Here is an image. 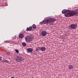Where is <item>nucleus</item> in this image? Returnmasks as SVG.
I'll list each match as a JSON object with an SVG mask.
<instances>
[{
  "label": "nucleus",
  "mask_w": 78,
  "mask_h": 78,
  "mask_svg": "<svg viewBox=\"0 0 78 78\" xmlns=\"http://www.w3.org/2000/svg\"><path fill=\"white\" fill-rule=\"evenodd\" d=\"M16 61L17 62H21L22 61V57L20 56H17L16 58Z\"/></svg>",
  "instance_id": "obj_4"
},
{
  "label": "nucleus",
  "mask_w": 78,
  "mask_h": 78,
  "mask_svg": "<svg viewBox=\"0 0 78 78\" xmlns=\"http://www.w3.org/2000/svg\"><path fill=\"white\" fill-rule=\"evenodd\" d=\"M56 20L53 18H51L49 17L47 18L45 20H43V21L41 23L42 24H45V23H48L49 25H52L53 22L56 21Z\"/></svg>",
  "instance_id": "obj_2"
},
{
  "label": "nucleus",
  "mask_w": 78,
  "mask_h": 78,
  "mask_svg": "<svg viewBox=\"0 0 78 78\" xmlns=\"http://www.w3.org/2000/svg\"><path fill=\"white\" fill-rule=\"evenodd\" d=\"M3 62H9V61L6 60H4L2 61Z\"/></svg>",
  "instance_id": "obj_13"
},
{
  "label": "nucleus",
  "mask_w": 78,
  "mask_h": 78,
  "mask_svg": "<svg viewBox=\"0 0 78 78\" xmlns=\"http://www.w3.org/2000/svg\"><path fill=\"white\" fill-rule=\"evenodd\" d=\"M45 50H46V48L45 47H42L41 48V50L42 51H45Z\"/></svg>",
  "instance_id": "obj_10"
},
{
  "label": "nucleus",
  "mask_w": 78,
  "mask_h": 78,
  "mask_svg": "<svg viewBox=\"0 0 78 78\" xmlns=\"http://www.w3.org/2000/svg\"><path fill=\"white\" fill-rule=\"evenodd\" d=\"M68 67L69 69H72L73 68V67L72 65H69Z\"/></svg>",
  "instance_id": "obj_11"
},
{
  "label": "nucleus",
  "mask_w": 78,
  "mask_h": 78,
  "mask_svg": "<svg viewBox=\"0 0 78 78\" xmlns=\"http://www.w3.org/2000/svg\"><path fill=\"white\" fill-rule=\"evenodd\" d=\"M24 37V35H23V34H20L19 35V38H21L22 39V38H23Z\"/></svg>",
  "instance_id": "obj_9"
},
{
  "label": "nucleus",
  "mask_w": 78,
  "mask_h": 78,
  "mask_svg": "<svg viewBox=\"0 0 78 78\" xmlns=\"http://www.w3.org/2000/svg\"><path fill=\"white\" fill-rule=\"evenodd\" d=\"M6 43H9V41H7L5 42Z\"/></svg>",
  "instance_id": "obj_18"
},
{
  "label": "nucleus",
  "mask_w": 78,
  "mask_h": 78,
  "mask_svg": "<svg viewBox=\"0 0 78 78\" xmlns=\"http://www.w3.org/2000/svg\"><path fill=\"white\" fill-rule=\"evenodd\" d=\"M70 27L72 29H75L76 28V25L72 24L70 25Z\"/></svg>",
  "instance_id": "obj_7"
},
{
  "label": "nucleus",
  "mask_w": 78,
  "mask_h": 78,
  "mask_svg": "<svg viewBox=\"0 0 78 78\" xmlns=\"http://www.w3.org/2000/svg\"><path fill=\"white\" fill-rule=\"evenodd\" d=\"M12 38L13 39H14L15 38H14V37H12Z\"/></svg>",
  "instance_id": "obj_21"
},
{
  "label": "nucleus",
  "mask_w": 78,
  "mask_h": 78,
  "mask_svg": "<svg viewBox=\"0 0 78 78\" xmlns=\"http://www.w3.org/2000/svg\"><path fill=\"white\" fill-rule=\"evenodd\" d=\"M15 51L17 53H19V50L17 49H15Z\"/></svg>",
  "instance_id": "obj_17"
},
{
  "label": "nucleus",
  "mask_w": 78,
  "mask_h": 78,
  "mask_svg": "<svg viewBox=\"0 0 78 78\" xmlns=\"http://www.w3.org/2000/svg\"><path fill=\"white\" fill-rule=\"evenodd\" d=\"M40 49V47H37L36 48V50L35 51H38Z\"/></svg>",
  "instance_id": "obj_15"
},
{
  "label": "nucleus",
  "mask_w": 78,
  "mask_h": 78,
  "mask_svg": "<svg viewBox=\"0 0 78 78\" xmlns=\"http://www.w3.org/2000/svg\"><path fill=\"white\" fill-rule=\"evenodd\" d=\"M22 44L23 46L24 47H26V46L27 45V44H26V43H23Z\"/></svg>",
  "instance_id": "obj_14"
},
{
  "label": "nucleus",
  "mask_w": 78,
  "mask_h": 78,
  "mask_svg": "<svg viewBox=\"0 0 78 78\" xmlns=\"http://www.w3.org/2000/svg\"><path fill=\"white\" fill-rule=\"evenodd\" d=\"M66 14H65V17H70L73 16H78V9L76 11H72L70 12V10L66 11Z\"/></svg>",
  "instance_id": "obj_1"
},
{
  "label": "nucleus",
  "mask_w": 78,
  "mask_h": 78,
  "mask_svg": "<svg viewBox=\"0 0 78 78\" xmlns=\"http://www.w3.org/2000/svg\"><path fill=\"white\" fill-rule=\"evenodd\" d=\"M33 49L32 48H28L27 49V53H31L33 51Z\"/></svg>",
  "instance_id": "obj_6"
},
{
  "label": "nucleus",
  "mask_w": 78,
  "mask_h": 78,
  "mask_svg": "<svg viewBox=\"0 0 78 78\" xmlns=\"http://www.w3.org/2000/svg\"><path fill=\"white\" fill-rule=\"evenodd\" d=\"M66 11L65 10H63L62 11V12L63 14H64V13H65L66 12Z\"/></svg>",
  "instance_id": "obj_16"
},
{
  "label": "nucleus",
  "mask_w": 78,
  "mask_h": 78,
  "mask_svg": "<svg viewBox=\"0 0 78 78\" xmlns=\"http://www.w3.org/2000/svg\"><path fill=\"white\" fill-rule=\"evenodd\" d=\"M33 27H32L30 26L29 27H27L26 30L27 31H31L32 30Z\"/></svg>",
  "instance_id": "obj_8"
},
{
  "label": "nucleus",
  "mask_w": 78,
  "mask_h": 78,
  "mask_svg": "<svg viewBox=\"0 0 78 78\" xmlns=\"http://www.w3.org/2000/svg\"><path fill=\"white\" fill-rule=\"evenodd\" d=\"M32 28H34V29H35L36 28V25L35 24H33V25L32 26Z\"/></svg>",
  "instance_id": "obj_12"
},
{
  "label": "nucleus",
  "mask_w": 78,
  "mask_h": 78,
  "mask_svg": "<svg viewBox=\"0 0 78 78\" xmlns=\"http://www.w3.org/2000/svg\"><path fill=\"white\" fill-rule=\"evenodd\" d=\"M25 39L26 42H30V41L33 40V37L28 36L25 38Z\"/></svg>",
  "instance_id": "obj_3"
},
{
  "label": "nucleus",
  "mask_w": 78,
  "mask_h": 78,
  "mask_svg": "<svg viewBox=\"0 0 78 78\" xmlns=\"http://www.w3.org/2000/svg\"><path fill=\"white\" fill-rule=\"evenodd\" d=\"M7 55H9V53H7Z\"/></svg>",
  "instance_id": "obj_19"
},
{
  "label": "nucleus",
  "mask_w": 78,
  "mask_h": 78,
  "mask_svg": "<svg viewBox=\"0 0 78 78\" xmlns=\"http://www.w3.org/2000/svg\"><path fill=\"white\" fill-rule=\"evenodd\" d=\"M47 34L46 31H42L41 32L40 35L41 36H45L47 35Z\"/></svg>",
  "instance_id": "obj_5"
},
{
  "label": "nucleus",
  "mask_w": 78,
  "mask_h": 78,
  "mask_svg": "<svg viewBox=\"0 0 78 78\" xmlns=\"http://www.w3.org/2000/svg\"><path fill=\"white\" fill-rule=\"evenodd\" d=\"M1 60H2V59L1 58V57H0V61H1Z\"/></svg>",
  "instance_id": "obj_20"
}]
</instances>
